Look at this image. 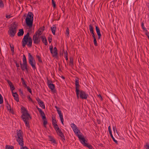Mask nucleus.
I'll use <instances>...</instances> for the list:
<instances>
[{
	"mask_svg": "<svg viewBox=\"0 0 149 149\" xmlns=\"http://www.w3.org/2000/svg\"><path fill=\"white\" fill-rule=\"evenodd\" d=\"M21 109L22 112L21 118L24 122L26 126L29 127V119H31V118L30 115L28 113V111L25 107H21Z\"/></svg>",
	"mask_w": 149,
	"mask_h": 149,
	"instance_id": "1",
	"label": "nucleus"
},
{
	"mask_svg": "<svg viewBox=\"0 0 149 149\" xmlns=\"http://www.w3.org/2000/svg\"><path fill=\"white\" fill-rule=\"evenodd\" d=\"M23 135V132L21 130H19V131H17V141L19 145L22 146L20 149H29L26 146H23L24 145V141Z\"/></svg>",
	"mask_w": 149,
	"mask_h": 149,
	"instance_id": "2",
	"label": "nucleus"
},
{
	"mask_svg": "<svg viewBox=\"0 0 149 149\" xmlns=\"http://www.w3.org/2000/svg\"><path fill=\"white\" fill-rule=\"evenodd\" d=\"M33 20V14L32 12L28 13L25 19L26 23L27 26L29 28L32 27Z\"/></svg>",
	"mask_w": 149,
	"mask_h": 149,
	"instance_id": "3",
	"label": "nucleus"
},
{
	"mask_svg": "<svg viewBox=\"0 0 149 149\" xmlns=\"http://www.w3.org/2000/svg\"><path fill=\"white\" fill-rule=\"evenodd\" d=\"M17 28V26L14 23L11 25V27L9 29V32L10 36L11 37H14L16 34Z\"/></svg>",
	"mask_w": 149,
	"mask_h": 149,
	"instance_id": "4",
	"label": "nucleus"
},
{
	"mask_svg": "<svg viewBox=\"0 0 149 149\" xmlns=\"http://www.w3.org/2000/svg\"><path fill=\"white\" fill-rule=\"evenodd\" d=\"M78 138L81 143L84 146L87 147L89 149H93V148L91 145L87 143V141H86L85 139L81 135H78Z\"/></svg>",
	"mask_w": 149,
	"mask_h": 149,
	"instance_id": "5",
	"label": "nucleus"
},
{
	"mask_svg": "<svg viewBox=\"0 0 149 149\" xmlns=\"http://www.w3.org/2000/svg\"><path fill=\"white\" fill-rule=\"evenodd\" d=\"M28 56L29 63L32 66L33 70H34L36 69V67L35 61L30 53H28Z\"/></svg>",
	"mask_w": 149,
	"mask_h": 149,
	"instance_id": "6",
	"label": "nucleus"
},
{
	"mask_svg": "<svg viewBox=\"0 0 149 149\" xmlns=\"http://www.w3.org/2000/svg\"><path fill=\"white\" fill-rule=\"evenodd\" d=\"M77 98H78L79 97H80V98L82 99L86 100L88 97V95L83 90H79L78 96H77Z\"/></svg>",
	"mask_w": 149,
	"mask_h": 149,
	"instance_id": "7",
	"label": "nucleus"
},
{
	"mask_svg": "<svg viewBox=\"0 0 149 149\" xmlns=\"http://www.w3.org/2000/svg\"><path fill=\"white\" fill-rule=\"evenodd\" d=\"M49 49L50 53L53 57L56 58L58 57V52L57 48L55 47L53 49V47L52 45L49 47Z\"/></svg>",
	"mask_w": 149,
	"mask_h": 149,
	"instance_id": "8",
	"label": "nucleus"
},
{
	"mask_svg": "<svg viewBox=\"0 0 149 149\" xmlns=\"http://www.w3.org/2000/svg\"><path fill=\"white\" fill-rule=\"evenodd\" d=\"M29 33L28 32L26 35L24 36L22 39V45L23 47H24L27 43V41H28V40L29 39Z\"/></svg>",
	"mask_w": 149,
	"mask_h": 149,
	"instance_id": "9",
	"label": "nucleus"
},
{
	"mask_svg": "<svg viewBox=\"0 0 149 149\" xmlns=\"http://www.w3.org/2000/svg\"><path fill=\"white\" fill-rule=\"evenodd\" d=\"M71 126L75 133L77 136L78 137V135H81L79 134V133H80V131L79 130L76 125L74 123H72L71 124Z\"/></svg>",
	"mask_w": 149,
	"mask_h": 149,
	"instance_id": "10",
	"label": "nucleus"
},
{
	"mask_svg": "<svg viewBox=\"0 0 149 149\" xmlns=\"http://www.w3.org/2000/svg\"><path fill=\"white\" fill-rule=\"evenodd\" d=\"M75 85L76 94L78 96L79 92L80 85L79 83V79L77 77H76L75 79Z\"/></svg>",
	"mask_w": 149,
	"mask_h": 149,
	"instance_id": "11",
	"label": "nucleus"
},
{
	"mask_svg": "<svg viewBox=\"0 0 149 149\" xmlns=\"http://www.w3.org/2000/svg\"><path fill=\"white\" fill-rule=\"evenodd\" d=\"M20 66L22 71H24L25 70H26V71L28 72L29 70L27 63H23Z\"/></svg>",
	"mask_w": 149,
	"mask_h": 149,
	"instance_id": "12",
	"label": "nucleus"
},
{
	"mask_svg": "<svg viewBox=\"0 0 149 149\" xmlns=\"http://www.w3.org/2000/svg\"><path fill=\"white\" fill-rule=\"evenodd\" d=\"M33 39L34 43L35 44H38L40 41L39 37L36 36H33Z\"/></svg>",
	"mask_w": 149,
	"mask_h": 149,
	"instance_id": "13",
	"label": "nucleus"
},
{
	"mask_svg": "<svg viewBox=\"0 0 149 149\" xmlns=\"http://www.w3.org/2000/svg\"><path fill=\"white\" fill-rule=\"evenodd\" d=\"M95 30L98 36V39H99L101 37V35L100 32V28L98 26H95Z\"/></svg>",
	"mask_w": 149,
	"mask_h": 149,
	"instance_id": "14",
	"label": "nucleus"
},
{
	"mask_svg": "<svg viewBox=\"0 0 149 149\" xmlns=\"http://www.w3.org/2000/svg\"><path fill=\"white\" fill-rule=\"evenodd\" d=\"M89 28L90 32L91 33L92 37L93 38H94V37H95L94 33V31L93 30V27L92 24H90L89 25Z\"/></svg>",
	"mask_w": 149,
	"mask_h": 149,
	"instance_id": "15",
	"label": "nucleus"
},
{
	"mask_svg": "<svg viewBox=\"0 0 149 149\" xmlns=\"http://www.w3.org/2000/svg\"><path fill=\"white\" fill-rule=\"evenodd\" d=\"M58 113L59 114V116L61 121V123H62L63 125V116L61 113V111L60 110H59L57 111Z\"/></svg>",
	"mask_w": 149,
	"mask_h": 149,
	"instance_id": "16",
	"label": "nucleus"
},
{
	"mask_svg": "<svg viewBox=\"0 0 149 149\" xmlns=\"http://www.w3.org/2000/svg\"><path fill=\"white\" fill-rule=\"evenodd\" d=\"M32 38L31 37H29V39L28 40V41H27V43L26 45H27V46L29 47H31L32 46Z\"/></svg>",
	"mask_w": 149,
	"mask_h": 149,
	"instance_id": "17",
	"label": "nucleus"
},
{
	"mask_svg": "<svg viewBox=\"0 0 149 149\" xmlns=\"http://www.w3.org/2000/svg\"><path fill=\"white\" fill-rule=\"evenodd\" d=\"M12 95L13 97H14L15 100L17 102L19 101V99L18 97V95L17 94V93L12 92Z\"/></svg>",
	"mask_w": 149,
	"mask_h": 149,
	"instance_id": "18",
	"label": "nucleus"
},
{
	"mask_svg": "<svg viewBox=\"0 0 149 149\" xmlns=\"http://www.w3.org/2000/svg\"><path fill=\"white\" fill-rule=\"evenodd\" d=\"M40 38L42 39V42L45 44V45H47L48 43L47 39L45 37V36H41L40 37Z\"/></svg>",
	"mask_w": 149,
	"mask_h": 149,
	"instance_id": "19",
	"label": "nucleus"
},
{
	"mask_svg": "<svg viewBox=\"0 0 149 149\" xmlns=\"http://www.w3.org/2000/svg\"><path fill=\"white\" fill-rule=\"evenodd\" d=\"M56 28V25H53L52 26V27H51V29L52 33L54 35H55V34Z\"/></svg>",
	"mask_w": 149,
	"mask_h": 149,
	"instance_id": "20",
	"label": "nucleus"
},
{
	"mask_svg": "<svg viewBox=\"0 0 149 149\" xmlns=\"http://www.w3.org/2000/svg\"><path fill=\"white\" fill-rule=\"evenodd\" d=\"M19 32L17 33V36H20L23 35L24 31L23 29H21L19 30Z\"/></svg>",
	"mask_w": 149,
	"mask_h": 149,
	"instance_id": "21",
	"label": "nucleus"
},
{
	"mask_svg": "<svg viewBox=\"0 0 149 149\" xmlns=\"http://www.w3.org/2000/svg\"><path fill=\"white\" fill-rule=\"evenodd\" d=\"M37 108L39 112L40 115L41 116H43L45 115L44 112L41 109L38 108L37 106Z\"/></svg>",
	"mask_w": 149,
	"mask_h": 149,
	"instance_id": "22",
	"label": "nucleus"
},
{
	"mask_svg": "<svg viewBox=\"0 0 149 149\" xmlns=\"http://www.w3.org/2000/svg\"><path fill=\"white\" fill-rule=\"evenodd\" d=\"M48 86L52 91H54V90L55 86L54 84H50Z\"/></svg>",
	"mask_w": 149,
	"mask_h": 149,
	"instance_id": "23",
	"label": "nucleus"
},
{
	"mask_svg": "<svg viewBox=\"0 0 149 149\" xmlns=\"http://www.w3.org/2000/svg\"><path fill=\"white\" fill-rule=\"evenodd\" d=\"M58 135L61 137V139L63 142H65V137L63 133L59 134Z\"/></svg>",
	"mask_w": 149,
	"mask_h": 149,
	"instance_id": "24",
	"label": "nucleus"
},
{
	"mask_svg": "<svg viewBox=\"0 0 149 149\" xmlns=\"http://www.w3.org/2000/svg\"><path fill=\"white\" fill-rule=\"evenodd\" d=\"M49 138L50 139L49 141L55 143H56V142L55 141V140L54 139V138H53V137H52L51 136H49Z\"/></svg>",
	"mask_w": 149,
	"mask_h": 149,
	"instance_id": "25",
	"label": "nucleus"
},
{
	"mask_svg": "<svg viewBox=\"0 0 149 149\" xmlns=\"http://www.w3.org/2000/svg\"><path fill=\"white\" fill-rule=\"evenodd\" d=\"M38 104L42 108L44 109L45 108V105L44 102L42 101H40V103H39Z\"/></svg>",
	"mask_w": 149,
	"mask_h": 149,
	"instance_id": "26",
	"label": "nucleus"
},
{
	"mask_svg": "<svg viewBox=\"0 0 149 149\" xmlns=\"http://www.w3.org/2000/svg\"><path fill=\"white\" fill-rule=\"evenodd\" d=\"M36 57L38 59V61L40 63H42V59H41V57L39 55H36Z\"/></svg>",
	"mask_w": 149,
	"mask_h": 149,
	"instance_id": "27",
	"label": "nucleus"
},
{
	"mask_svg": "<svg viewBox=\"0 0 149 149\" xmlns=\"http://www.w3.org/2000/svg\"><path fill=\"white\" fill-rule=\"evenodd\" d=\"M54 128L56 130V131H57L58 130L60 129L59 127L57 124H55L54 125Z\"/></svg>",
	"mask_w": 149,
	"mask_h": 149,
	"instance_id": "28",
	"label": "nucleus"
},
{
	"mask_svg": "<svg viewBox=\"0 0 149 149\" xmlns=\"http://www.w3.org/2000/svg\"><path fill=\"white\" fill-rule=\"evenodd\" d=\"M141 25L142 28L143 30L145 31H147V30L144 26L143 22H141Z\"/></svg>",
	"mask_w": 149,
	"mask_h": 149,
	"instance_id": "29",
	"label": "nucleus"
},
{
	"mask_svg": "<svg viewBox=\"0 0 149 149\" xmlns=\"http://www.w3.org/2000/svg\"><path fill=\"white\" fill-rule=\"evenodd\" d=\"M6 149H14V147L12 146L6 145Z\"/></svg>",
	"mask_w": 149,
	"mask_h": 149,
	"instance_id": "30",
	"label": "nucleus"
},
{
	"mask_svg": "<svg viewBox=\"0 0 149 149\" xmlns=\"http://www.w3.org/2000/svg\"><path fill=\"white\" fill-rule=\"evenodd\" d=\"M66 34L67 35V37H69V29L67 27L65 31Z\"/></svg>",
	"mask_w": 149,
	"mask_h": 149,
	"instance_id": "31",
	"label": "nucleus"
},
{
	"mask_svg": "<svg viewBox=\"0 0 149 149\" xmlns=\"http://www.w3.org/2000/svg\"><path fill=\"white\" fill-rule=\"evenodd\" d=\"M4 7V4L2 0H0V7L3 8Z\"/></svg>",
	"mask_w": 149,
	"mask_h": 149,
	"instance_id": "32",
	"label": "nucleus"
},
{
	"mask_svg": "<svg viewBox=\"0 0 149 149\" xmlns=\"http://www.w3.org/2000/svg\"><path fill=\"white\" fill-rule=\"evenodd\" d=\"M93 38V43L94 45L96 46H97L98 45L97 44V43L96 38L95 37H94Z\"/></svg>",
	"mask_w": 149,
	"mask_h": 149,
	"instance_id": "33",
	"label": "nucleus"
},
{
	"mask_svg": "<svg viewBox=\"0 0 149 149\" xmlns=\"http://www.w3.org/2000/svg\"><path fill=\"white\" fill-rule=\"evenodd\" d=\"M23 57V63H27V61H26V57L24 55H23L22 56Z\"/></svg>",
	"mask_w": 149,
	"mask_h": 149,
	"instance_id": "34",
	"label": "nucleus"
},
{
	"mask_svg": "<svg viewBox=\"0 0 149 149\" xmlns=\"http://www.w3.org/2000/svg\"><path fill=\"white\" fill-rule=\"evenodd\" d=\"M70 65H71V66H73V59L72 58L70 57Z\"/></svg>",
	"mask_w": 149,
	"mask_h": 149,
	"instance_id": "35",
	"label": "nucleus"
},
{
	"mask_svg": "<svg viewBox=\"0 0 149 149\" xmlns=\"http://www.w3.org/2000/svg\"><path fill=\"white\" fill-rule=\"evenodd\" d=\"M3 103V97L1 95V94L0 93V104H1Z\"/></svg>",
	"mask_w": 149,
	"mask_h": 149,
	"instance_id": "36",
	"label": "nucleus"
},
{
	"mask_svg": "<svg viewBox=\"0 0 149 149\" xmlns=\"http://www.w3.org/2000/svg\"><path fill=\"white\" fill-rule=\"evenodd\" d=\"M113 141L116 143L117 144L118 143V141L116 140L114 138L112 134H111L110 135Z\"/></svg>",
	"mask_w": 149,
	"mask_h": 149,
	"instance_id": "37",
	"label": "nucleus"
},
{
	"mask_svg": "<svg viewBox=\"0 0 149 149\" xmlns=\"http://www.w3.org/2000/svg\"><path fill=\"white\" fill-rule=\"evenodd\" d=\"M47 123V119L43 120V124L45 127H46V125Z\"/></svg>",
	"mask_w": 149,
	"mask_h": 149,
	"instance_id": "38",
	"label": "nucleus"
},
{
	"mask_svg": "<svg viewBox=\"0 0 149 149\" xmlns=\"http://www.w3.org/2000/svg\"><path fill=\"white\" fill-rule=\"evenodd\" d=\"M9 110L10 111V113H12L13 114H15L13 110L12 109H11L10 106Z\"/></svg>",
	"mask_w": 149,
	"mask_h": 149,
	"instance_id": "39",
	"label": "nucleus"
},
{
	"mask_svg": "<svg viewBox=\"0 0 149 149\" xmlns=\"http://www.w3.org/2000/svg\"><path fill=\"white\" fill-rule=\"evenodd\" d=\"M28 90V91L31 94H32V92L31 89L28 86H27L26 87Z\"/></svg>",
	"mask_w": 149,
	"mask_h": 149,
	"instance_id": "40",
	"label": "nucleus"
},
{
	"mask_svg": "<svg viewBox=\"0 0 149 149\" xmlns=\"http://www.w3.org/2000/svg\"><path fill=\"white\" fill-rule=\"evenodd\" d=\"M10 47L11 48V50L12 52V53H14V48L13 45L11 46V45H10Z\"/></svg>",
	"mask_w": 149,
	"mask_h": 149,
	"instance_id": "41",
	"label": "nucleus"
},
{
	"mask_svg": "<svg viewBox=\"0 0 149 149\" xmlns=\"http://www.w3.org/2000/svg\"><path fill=\"white\" fill-rule=\"evenodd\" d=\"M108 130L110 135L111 134H112V131L110 126L108 127Z\"/></svg>",
	"mask_w": 149,
	"mask_h": 149,
	"instance_id": "42",
	"label": "nucleus"
},
{
	"mask_svg": "<svg viewBox=\"0 0 149 149\" xmlns=\"http://www.w3.org/2000/svg\"><path fill=\"white\" fill-rule=\"evenodd\" d=\"M52 4L54 8L56 7V5L55 3V2L54 0H52Z\"/></svg>",
	"mask_w": 149,
	"mask_h": 149,
	"instance_id": "43",
	"label": "nucleus"
},
{
	"mask_svg": "<svg viewBox=\"0 0 149 149\" xmlns=\"http://www.w3.org/2000/svg\"><path fill=\"white\" fill-rule=\"evenodd\" d=\"M14 63L15 64L16 66L18 68L19 67V63L17 62V61H15Z\"/></svg>",
	"mask_w": 149,
	"mask_h": 149,
	"instance_id": "44",
	"label": "nucleus"
},
{
	"mask_svg": "<svg viewBox=\"0 0 149 149\" xmlns=\"http://www.w3.org/2000/svg\"><path fill=\"white\" fill-rule=\"evenodd\" d=\"M10 106V105L9 104L8 102L7 103V104L6 105V107L7 108V109L8 110H9Z\"/></svg>",
	"mask_w": 149,
	"mask_h": 149,
	"instance_id": "45",
	"label": "nucleus"
},
{
	"mask_svg": "<svg viewBox=\"0 0 149 149\" xmlns=\"http://www.w3.org/2000/svg\"><path fill=\"white\" fill-rule=\"evenodd\" d=\"M56 132L57 133L58 135L60 134H61V133H63L62 132L61 129H60L59 130H58L57 131H56Z\"/></svg>",
	"mask_w": 149,
	"mask_h": 149,
	"instance_id": "46",
	"label": "nucleus"
},
{
	"mask_svg": "<svg viewBox=\"0 0 149 149\" xmlns=\"http://www.w3.org/2000/svg\"><path fill=\"white\" fill-rule=\"evenodd\" d=\"M44 30V29H42L41 28H40L38 30V32H39L40 33H42V32Z\"/></svg>",
	"mask_w": 149,
	"mask_h": 149,
	"instance_id": "47",
	"label": "nucleus"
},
{
	"mask_svg": "<svg viewBox=\"0 0 149 149\" xmlns=\"http://www.w3.org/2000/svg\"><path fill=\"white\" fill-rule=\"evenodd\" d=\"M36 100L37 101L38 103H40V101H42V100H41L38 97H37L36 99Z\"/></svg>",
	"mask_w": 149,
	"mask_h": 149,
	"instance_id": "48",
	"label": "nucleus"
},
{
	"mask_svg": "<svg viewBox=\"0 0 149 149\" xmlns=\"http://www.w3.org/2000/svg\"><path fill=\"white\" fill-rule=\"evenodd\" d=\"M52 124L53 125H54L55 124H56V120H54L52 121Z\"/></svg>",
	"mask_w": 149,
	"mask_h": 149,
	"instance_id": "49",
	"label": "nucleus"
},
{
	"mask_svg": "<svg viewBox=\"0 0 149 149\" xmlns=\"http://www.w3.org/2000/svg\"><path fill=\"white\" fill-rule=\"evenodd\" d=\"M52 81L49 80H47V83L48 86H49V84H52Z\"/></svg>",
	"mask_w": 149,
	"mask_h": 149,
	"instance_id": "50",
	"label": "nucleus"
},
{
	"mask_svg": "<svg viewBox=\"0 0 149 149\" xmlns=\"http://www.w3.org/2000/svg\"><path fill=\"white\" fill-rule=\"evenodd\" d=\"M7 82L9 85V86H10L11 85H12V84H13L10 81V80H7Z\"/></svg>",
	"mask_w": 149,
	"mask_h": 149,
	"instance_id": "51",
	"label": "nucleus"
},
{
	"mask_svg": "<svg viewBox=\"0 0 149 149\" xmlns=\"http://www.w3.org/2000/svg\"><path fill=\"white\" fill-rule=\"evenodd\" d=\"M30 96V95L28 96L27 97V98L28 99V100H29V101H31V102H33V101L32 100Z\"/></svg>",
	"mask_w": 149,
	"mask_h": 149,
	"instance_id": "52",
	"label": "nucleus"
},
{
	"mask_svg": "<svg viewBox=\"0 0 149 149\" xmlns=\"http://www.w3.org/2000/svg\"><path fill=\"white\" fill-rule=\"evenodd\" d=\"M22 84L24 85V87H25V88H26V87L27 86H28L26 84V82H25H25H22Z\"/></svg>",
	"mask_w": 149,
	"mask_h": 149,
	"instance_id": "53",
	"label": "nucleus"
},
{
	"mask_svg": "<svg viewBox=\"0 0 149 149\" xmlns=\"http://www.w3.org/2000/svg\"><path fill=\"white\" fill-rule=\"evenodd\" d=\"M10 88L11 90L12 91V92H13V90L14 89H15L14 87V86L11 87Z\"/></svg>",
	"mask_w": 149,
	"mask_h": 149,
	"instance_id": "54",
	"label": "nucleus"
},
{
	"mask_svg": "<svg viewBox=\"0 0 149 149\" xmlns=\"http://www.w3.org/2000/svg\"><path fill=\"white\" fill-rule=\"evenodd\" d=\"M64 54L65 55V56H68V53L67 51L64 52Z\"/></svg>",
	"mask_w": 149,
	"mask_h": 149,
	"instance_id": "55",
	"label": "nucleus"
},
{
	"mask_svg": "<svg viewBox=\"0 0 149 149\" xmlns=\"http://www.w3.org/2000/svg\"><path fill=\"white\" fill-rule=\"evenodd\" d=\"M42 119L43 120H45V119H47L46 118V117L45 116V115H44V116H42Z\"/></svg>",
	"mask_w": 149,
	"mask_h": 149,
	"instance_id": "56",
	"label": "nucleus"
},
{
	"mask_svg": "<svg viewBox=\"0 0 149 149\" xmlns=\"http://www.w3.org/2000/svg\"><path fill=\"white\" fill-rule=\"evenodd\" d=\"M6 18H10L11 17V16L10 15H6Z\"/></svg>",
	"mask_w": 149,
	"mask_h": 149,
	"instance_id": "57",
	"label": "nucleus"
},
{
	"mask_svg": "<svg viewBox=\"0 0 149 149\" xmlns=\"http://www.w3.org/2000/svg\"><path fill=\"white\" fill-rule=\"evenodd\" d=\"M52 38H48V41L49 43H51L52 41Z\"/></svg>",
	"mask_w": 149,
	"mask_h": 149,
	"instance_id": "58",
	"label": "nucleus"
},
{
	"mask_svg": "<svg viewBox=\"0 0 149 149\" xmlns=\"http://www.w3.org/2000/svg\"><path fill=\"white\" fill-rule=\"evenodd\" d=\"M38 30L33 35V36H37L38 34Z\"/></svg>",
	"mask_w": 149,
	"mask_h": 149,
	"instance_id": "59",
	"label": "nucleus"
},
{
	"mask_svg": "<svg viewBox=\"0 0 149 149\" xmlns=\"http://www.w3.org/2000/svg\"><path fill=\"white\" fill-rule=\"evenodd\" d=\"M146 34L147 36H149V32L148 31V30H147V31H146Z\"/></svg>",
	"mask_w": 149,
	"mask_h": 149,
	"instance_id": "60",
	"label": "nucleus"
},
{
	"mask_svg": "<svg viewBox=\"0 0 149 149\" xmlns=\"http://www.w3.org/2000/svg\"><path fill=\"white\" fill-rule=\"evenodd\" d=\"M41 33H40L39 32H38L37 36L39 37V36H40L41 35Z\"/></svg>",
	"mask_w": 149,
	"mask_h": 149,
	"instance_id": "61",
	"label": "nucleus"
},
{
	"mask_svg": "<svg viewBox=\"0 0 149 149\" xmlns=\"http://www.w3.org/2000/svg\"><path fill=\"white\" fill-rule=\"evenodd\" d=\"M54 120H56L55 119V118L54 117H52V121Z\"/></svg>",
	"mask_w": 149,
	"mask_h": 149,
	"instance_id": "62",
	"label": "nucleus"
},
{
	"mask_svg": "<svg viewBox=\"0 0 149 149\" xmlns=\"http://www.w3.org/2000/svg\"><path fill=\"white\" fill-rule=\"evenodd\" d=\"M146 149H149V145H147L146 146Z\"/></svg>",
	"mask_w": 149,
	"mask_h": 149,
	"instance_id": "63",
	"label": "nucleus"
},
{
	"mask_svg": "<svg viewBox=\"0 0 149 149\" xmlns=\"http://www.w3.org/2000/svg\"><path fill=\"white\" fill-rule=\"evenodd\" d=\"M146 149H149V145H147L146 146Z\"/></svg>",
	"mask_w": 149,
	"mask_h": 149,
	"instance_id": "64",
	"label": "nucleus"
}]
</instances>
